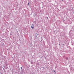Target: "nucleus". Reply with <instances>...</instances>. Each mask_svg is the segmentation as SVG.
Listing matches in <instances>:
<instances>
[{
  "mask_svg": "<svg viewBox=\"0 0 74 74\" xmlns=\"http://www.w3.org/2000/svg\"><path fill=\"white\" fill-rule=\"evenodd\" d=\"M37 15V14H36V15Z\"/></svg>",
  "mask_w": 74,
  "mask_h": 74,
  "instance_id": "obj_3",
  "label": "nucleus"
},
{
  "mask_svg": "<svg viewBox=\"0 0 74 74\" xmlns=\"http://www.w3.org/2000/svg\"><path fill=\"white\" fill-rule=\"evenodd\" d=\"M36 37H37V35H36Z\"/></svg>",
  "mask_w": 74,
  "mask_h": 74,
  "instance_id": "obj_5",
  "label": "nucleus"
},
{
  "mask_svg": "<svg viewBox=\"0 0 74 74\" xmlns=\"http://www.w3.org/2000/svg\"><path fill=\"white\" fill-rule=\"evenodd\" d=\"M39 35L38 34H37V35Z\"/></svg>",
  "mask_w": 74,
  "mask_h": 74,
  "instance_id": "obj_4",
  "label": "nucleus"
},
{
  "mask_svg": "<svg viewBox=\"0 0 74 74\" xmlns=\"http://www.w3.org/2000/svg\"><path fill=\"white\" fill-rule=\"evenodd\" d=\"M29 4V3H28V4Z\"/></svg>",
  "mask_w": 74,
  "mask_h": 74,
  "instance_id": "obj_2",
  "label": "nucleus"
},
{
  "mask_svg": "<svg viewBox=\"0 0 74 74\" xmlns=\"http://www.w3.org/2000/svg\"><path fill=\"white\" fill-rule=\"evenodd\" d=\"M21 69H22V67H21Z\"/></svg>",
  "mask_w": 74,
  "mask_h": 74,
  "instance_id": "obj_6",
  "label": "nucleus"
},
{
  "mask_svg": "<svg viewBox=\"0 0 74 74\" xmlns=\"http://www.w3.org/2000/svg\"><path fill=\"white\" fill-rule=\"evenodd\" d=\"M31 28L32 29H34V27H33L31 26Z\"/></svg>",
  "mask_w": 74,
  "mask_h": 74,
  "instance_id": "obj_1",
  "label": "nucleus"
}]
</instances>
